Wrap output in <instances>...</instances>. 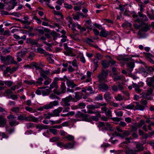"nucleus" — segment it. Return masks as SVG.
<instances>
[{"label":"nucleus","mask_w":154,"mask_h":154,"mask_svg":"<svg viewBox=\"0 0 154 154\" xmlns=\"http://www.w3.org/2000/svg\"><path fill=\"white\" fill-rule=\"evenodd\" d=\"M72 65L74 67H75V71H77L78 69V66L77 63V61L76 60H74L72 61Z\"/></svg>","instance_id":"obj_30"},{"label":"nucleus","mask_w":154,"mask_h":154,"mask_svg":"<svg viewBox=\"0 0 154 154\" xmlns=\"http://www.w3.org/2000/svg\"><path fill=\"white\" fill-rule=\"evenodd\" d=\"M128 66L130 69H132L134 67V63L132 62H130L128 63Z\"/></svg>","instance_id":"obj_63"},{"label":"nucleus","mask_w":154,"mask_h":154,"mask_svg":"<svg viewBox=\"0 0 154 154\" xmlns=\"http://www.w3.org/2000/svg\"><path fill=\"white\" fill-rule=\"evenodd\" d=\"M141 97L143 98L148 100H151L152 99L151 95L146 93H143L141 94Z\"/></svg>","instance_id":"obj_15"},{"label":"nucleus","mask_w":154,"mask_h":154,"mask_svg":"<svg viewBox=\"0 0 154 154\" xmlns=\"http://www.w3.org/2000/svg\"><path fill=\"white\" fill-rule=\"evenodd\" d=\"M29 19V17H25L23 18L24 20H23L22 21V23L24 24H27L29 25L31 23L28 20Z\"/></svg>","instance_id":"obj_38"},{"label":"nucleus","mask_w":154,"mask_h":154,"mask_svg":"<svg viewBox=\"0 0 154 154\" xmlns=\"http://www.w3.org/2000/svg\"><path fill=\"white\" fill-rule=\"evenodd\" d=\"M125 108L127 109H134L135 110V106L134 105L131 104L126 106Z\"/></svg>","instance_id":"obj_47"},{"label":"nucleus","mask_w":154,"mask_h":154,"mask_svg":"<svg viewBox=\"0 0 154 154\" xmlns=\"http://www.w3.org/2000/svg\"><path fill=\"white\" fill-rule=\"evenodd\" d=\"M143 12H139L138 13V16L142 18V20L143 21H146L148 20V19L146 15L142 13Z\"/></svg>","instance_id":"obj_18"},{"label":"nucleus","mask_w":154,"mask_h":154,"mask_svg":"<svg viewBox=\"0 0 154 154\" xmlns=\"http://www.w3.org/2000/svg\"><path fill=\"white\" fill-rule=\"evenodd\" d=\"M87 91L90 92V94H93L94 93V92L91 86L86 87Z\"/></svg>","instance_id":"obj_64"},{"label":"nucleus","mask_w":154,"mask_h":154,"mask_svg":"<svg viewBox=\"0 0 154 154\" xmlns=\"http://www.w3.org/2000/svg\"><path fill=\"white\" fill-rule=\"evenodd\" d=\"M75 117L76 118H81L82 120H84L87 118V115L84 114L82 112L78 111L75 115Z\"/></svg>","instance_id":"obj_7"},{"label":"nucleus","mask_w":154,"mask_h":154,"mask_svg":"<svg viewBox=\"0 0 154 154\" xmlns=\"http://www.w3.org/2000/svg\"><path fill=\"white\" fill-rule=\"evenodd\" d=\"M145 124V121L142 119H141L140 121V122L137 125V127L138 128H140L143 125Z\"/></svg>","instance_id":"obj_49"},{"label":"nucleus","mask_w":154,"mask_h":154,"mask_svg":"<svg viewBox=\"0 0 154 154\" xmlns=\"http://www.w3.org/2000/svg\"><path fill=\"white\" fill-rule=\"evenodd\" d=\"M71 101L75 102L76 101L71 95H69V96L66 97L65 98L63 99V105L64 106H69L70 105L69 102Z\"/></svg>","instance_id":"obj_3"},{"label":"nucleus","mask_w":154,"mask_h":154,"mask_svg":"<svg viewBox=\"0 0 154 154\" xmlns=\"http://www.w3.org/2000/svg\"><path fill=\"white\" fill-rule=\"evenodd\" d=\"M26 116L25 114H20L17 117V119L20 121H26Z\"/></svg>","instance_id":"obj_28"},{"label":"nucleus","mask_w":154,"mask_h":154,"mask_svg":"<svg viewBox=\"0 0 154 154\" xmlns=\"http://www.w3.org/2000/svg\"><path fill=\"white\" fill-rule=\"evenodd\" d=\"M109 35L108 31L105 29H102V30L100 32V36L104 37H106Z\"/></svg>","instance_id":"obj_20"},{"label":"nucleus","mask_w":154,"mask_h":154,"mask_svg":"<svg viewBox=\"0 0 154 154\" xmlns=\"http://www.w3.org/2000/svg\"><path fill=\"white\" fill-rule=\"evenodd\" d=\"M147 85L149 87L153 86L154 88V76L152 77L148 78L146 81Z\"/></svg>","instance_id":"obj_12"},{"label":"nucleus","mask_w":154,"mask_h":154,"mask_svg":"<svg viewBox=\"0 0 154 154\" xmlns=\"http://www.w3.org/2000/svg\"><path fill=\"white\" fill-rule=\"evenodd\" d=\"M97 77L99 81L100 82L103 81L106 78L103 76L101 73L99 74L97 76Z\"/></svg>","instance_id":"obj_32"},{"label":"nucleus","mask_w":154,"mask_h":154,"mask_svg":"<svg viewBox=\"0 0 154 154\" xmlns=\"http://www.w3.org/2000/svg\"><path fill=\"white\" fill-rule=\"evenodd\" d=\"M36 52L41 54H44L45 55H48V53L45 51L41 48H38L37 49Z\"/></svg>","instance_id":"obj_22"},{"label":"nucleus","mask_w":154,"mask_h":154,"mask_svg":"<svg viewBox=\"0 0 154 154\" xmlns=\"http://www.w3.org/2000/svg\"><path fill=\"white\" fill-rule=\"evenodd\" d=\"M64 7L68 9H70L72 8L73 6L71 4H68L65 3L64 4Z\"/></svg>","instance_id":"obj_51"},{"label":"nucleus","mask_w":154,"mask_h":154,"mask_svg":"<svg viewBox=\"0 0 154 154\" xmlns=\"http://www.w3.org/2000/svg\"><path fill=\"white\" fill-rule=\"evenodd\" d=\"M78 106L79 107V108L83 109L85 107L86 105L84 103L81 102L79 103Z\"/></svg>","instance_id":"obj_59"},{"label":"nucleus","mask_w":154,"mask_h":154,"mask_svg":"<svg viewBox=\"0 0 154 154\" xmlns=\"http://www.w3.org/2000/svg\"><path fill=\"white\" fill-rule=\"evenodd\" d=\"M101 109L103 111L102 113L104 112L106 116L109 117L112 116V112L110 109H108L106 107H101Z\"/></svg>","instance_id":"obj_4"},{"label":"nucleus","mask_w":154,"mask_h":154,"mask_svg":"<svg viewBox=\"0 0 154 154\" xmlns=\"http://www.w3.org/2000/svg\"><path fill=\"white\" fill-rule=\"evenodd\" d=\"M43 116L45 119H49L51 117H53L52 113L50 112H48L46 114H44Z\"/></svg>","instance_id":"obj_41"},{"label":"nucleus","mask_w":154,"mask_h":154,"mask_svg":"<svg viewBox=\"0 0 154 154\" xmlns=\"http://www.w3.org/2000/svg\"><path fill=\"white\" fill-rule=\"evenodd\" d=\"M65 138L70 141L74 139L73 136L70 135H68L66 136Z\"/></svg>","instance_id":"obj_61"},{"label":"nucleus","mask_w":154,"mask_h":154,"mask_svg":"<svg viewBox=\"0 0 154 154\" xmlns=\"http://www.w3.org/2000/svg\"><path fill=\"white\" fill-rule=\"evenodd\" d=\"M131 58H128L127 56H121L118 58V60H123L124 61H128L130 60Z\"/></svg>","instance_id":"obj_26"},{"label":"nucleus","mask_w":154,"mask_h":154,"mask_svg":"<svg viewBox=\"0 0 154 154\" xmlns=\"http://www.w3.org/2000/svg\"><path fill=\"white\" fill-rule=\"evenodd\" d=\"M57 145L60 148L63 147L64 148L65 144L62 142H58L57 143Z\"/></svg>","instance_id":"obj_57"},{"label":"nucleus","mask_w":154,"mask_h":154,"mask_svg":"<svg viewBox=\"0 0 154 154\" xmlns=\"http://www.w3.org/2000/svg\"><path fill=\"white\" fill-rule=\"evenodd\" d=\"M35 67L36 70H38L40 72V76L42 77L43 78H44L45 79H47V75L43 72V69L42 68L36 66H35Z\"/></svg>","instance_id":"obj_10"},{"label":"nucleus","mask_w":154,"mask_h":154,"mask_svg":"<svg viewBox=\"0 0 154 154\" xmlns=\"http://www.w3.org/2000/svg\"><path fill=\"white\" fill-rule=\"evenodd\" d=\"M19 122L15 121H11L9 122V125L11 127L17 125L19 124Z\"/></svg>","instance_id":"obj_42"},{"label":"nucleus","mask_w":154,"mask_h":154,"mask_svg":"<svg viewBox=\"0 0 154 154\" xmlns=\"http://www.w3.org/2000/svg\"><path fill=\"white\" fill-rule=\"evenodd\" d=\"M64 54L66 55H68L70 56H73V54L72 52L71 49H67L64 52Z\"/></svg>","instance_id":"obj_37"},{"label":"nucleus","mask_w":154,"mask_h":154,"mask_svg":"<svg viewBox=\"0 0 154 154\" xmlns=\"http://www.w3.org/2000/svg\"><path fill=\"white\" fill-rule=\"evenodd\" d=\"M58 102L56 100H54L53 102H51L49 104L44 105L43 106H40L38 107L37 110L38 111H42L44 109H51L54 106H55L58 105Z\"/></svg>","instance_id":"obj_1"},{"label":"nucleus","mask_w":154,"mask_h":154,"mask_svg":"<svg viewBox=\"0 0 154 154\" xmlns=\"http://www.w3.org/2000/svg\"><path fill=\"white\" fill-rule=\"evenodd\" d=\"M83 94L79 92H77L75 93V98L74 99L76 101L75 102L81 100L82 98Z\"/></svg>","instance_id":"obj_13"},{"label":"nucleus","mask_w":154,"mask_h":154,"mask_svg":"<svg viewBox=\"0 0 154 154\" xmlns=\"http://www.w3.org/2000/svg\"><path fill=\"white\" fill-rule=\"evenodd\" d=\"M43 80V78L42 77H39L37 81L35 82V84L39 85H41L42 84V81Z\"/></svg>","instance_id":"obj_53"},{"label":"nucleus","mask_w":154,"mask_h":154,"mask_svg":"<svg viewBox=\"0 0 154 154\" xmlns=\"http://www.w3.org/2000/svg\"><path fill=\"white\" fill-rule=\"evenodd\" d=\"M73 18L75 20H78L79 19V15L78 12L76 14H72Z\"/></svg>","instance_id":"obj_44"},{"label":"nucleus","mask_w":154,"mask_h":154,"mask_svg":"<svg viewBox=\"0 0 154 154\" xmlns=\"http://www.w3.org/2000/svg\"><path fill=\"white\" fill-rule=\"evenodd\" d=\"M96 100H103V96L102 94H99L95 98Z\"/></svg>","instance_id":"obj_62"},{"label":"nucleus","mask_w":154,"mask_h":154,"mask_svg":"<svg viewBox=\"0 0 154 154\" xmlns=\"http://www.w3.org/2000/svg\"><path fill=\"white\" fill-rule=\"evenodd\" d=\"M6 122L4 118L0 116V126L4 127L6 124Z\"/></svg>","instance_id":"obj_33"},{"label":"nucleus","mask_w":154,"mask_h":154,"mask_svg":"<svg viewBox=\"0 0 154 154\" xmlns=\"http://www.w3.org/2000/svg\"><path fill=\"white\" fill-rule=\"evenodd\" d=\"M52 56H48L47 57V60L49 63L53 64L54 63V61L52 59Z\"/></svg>","instance_id":"obj_54"},{"label":"nucleus","mask_w":154,"mask_h":154,"mask_svg":"<svg viewBox=\"0 0 154 154\" xmlns=\"http://www.w3.org/2000/svg\"><path fill=\"white\" fill-rule=\"evenodd\" d=\"M25 109L26 110L32 113H34L36 112V110L35 109H33L29 106H26L25 107Z\"/></svg>","instance_id":"obj_43"},{"label":"nucleus","mask_w":154,"mask_h":154,"mask_svg":"<svg viewBox=\"0 0 154 154\" xmlns=\"http://www.w3.org/2000/svg\"><path fill=\"white\" fill-rule=\"evenodd\" d=\"M66 84L68 87L71 88H73L77 86V85L75 84L74 82L72 80H70L66 78Z\"/></svg>","instance_id":"obj_11"},{"label":"nucleus","mask_w":154,"mask_h":154,"mask_svg":"<svg viewBox=\"0 0 154 154\" xmlns=\"http://www.w3.org/2000/svg\"><path fill=\"white\" fill-rule=\"evenodd\" d=\"M50 132L53 134L56 135L57 133V130L53 128H50L49 129Z\"/></svg>","instance_id":"obj_56"},{"label":"nucleus","mask_w":154,"mask_h":154,"mask_svg":"<svg viewBox=\"0 0 154 154\" xmlns=\"http://www.w3.org/2000/svg\"><path fill=\"white\" fill-rule=\"evenodd\" d=\"M98 88L102 91L104 92L107 91L108 89V85L104 83H101L99 85Z\"/></svg>","instance_id":"obj_9"},{"label":"nucleus","mask_w":154,"mask_h":154,"mask_svg":"<svg viewBox=\"0 0 154 154\" xmlns=\"http://www.w3.org/2000/svg\"><path fill=\"white\" fill-rule=\"evenodd\" d=\"M131 134V132L128 131H125L122 134L123 136H122L121 137L122 138L124 137L125 136H127L129 135H130Z\"/></svg>","instance_id":"obj_45"},{"label":"nucleus","mask_w":154,"mask_h":154,"mask_svg":"<svg viewBox=\"0 0 154 154\" xmlns=\"http://www.w3.org/2000/svg\"><path fill=\"white\" fill-rule=\"evenodd\" d=\"M87 108L89 109H93L96 108H99V106L97 105H94L93 104L88 105L87 106Z\"/></svg>","instance_id":"obj_34"},{"label":"nucleus","mask_w":154,"mask_h":154,"mask_svg":"<svg viewBox=\"0 0 154 154\" xmlns=\"http://www.w3.org/2000/svg\"><path fill=\"white\" fill-rule=\"evenodd\" d=\"M54 14L55 15H59L61 17V18H63V15L61 13H60V12L59 11H56L55 10H54L53 11Z\"/></svg>","instance_id":"obj_58"},{"label":"nucleus","mask_w":154,"mask_h":154,"mask_svg":"<svg viewBox=\"0 0 154 154\" xmlns=\"http://www.w3.org/2000/svg\"><path fill=\"white\" fill-rule=\"evenodd\" d=\"M140 3L141 4L139 5V6L140 7V12H143L144 10V8L145 7V5L143 4V3L142 2H140Z\"/></svg>","instance_id":"obj_50"},{"label":"nucleus","mask_w":154,"mask_h":154,"mask_svg":"<svg viewBox=\"0 0 154 154\" xmlns=\"http://www.w3.org/2000/svg\"><path fill=\"white\" fill-rule=\"evenodd\" d=\"M79 35V34H78L73 33L69 34V36L72 39H73L75 41L79 42L80 41V40L77 36V35Z\"/></svg>","instance_id":"obj_17"},{"label":"nucleus","mask_w":154,"mask_h":154,"mask_svg":"<svg viewBox=\"0 0 154 154\" xmlns=\"http://www.w3.org/2000/svg\"><path fill=\"white\" fill-rule=\"evenodd\" d=\"M92 74L91 72H90L89 71H88L87 72V78L86 79L85 82H90L91 80V75Z\"/></svg>","instance_id":"obj_25"},{"label":"nucleus","mask_w":154,"mask_h":154,"mask_svg":"<svg viewBox=\"0 0 154 154\" xmlns=\"http://www.w3.org/2000/svg\"><path fill=\"white\" fill-rule=\"evenodd\" d=\"M63 108L61 107H59L57 109H54L53 111V113H52L53 117L59 116L60 113L61 112Z\"/></svg>","instance_id":"obj_8"},{"label":"nucleus","mask_w":154,"mask_h":154,"mask_svg":"<svg viewBox=\"0 0 154 154\" xmlns=\"http://www.w3.org/2000/svg\"><path fill=\"white\" fill-rule=\"evenodd\" d=\"M93 63H94V71L96 70V69H97V67L98 66V61L96 59H94L93 60Z\"/></svg>","instance_id":"obj_36"},{"label":"nucleus","mask_w":154,"mask_h":154,"mask_svg":"<svg viewBox=\"0 0 154 154\" xmlns=\"http://www.w3.org/2000/svg\"><path fill=\"white\" fill-rule=\"evenodd\" d=\"M51 91L49 89H47L42 91V94L43 96L48 95L50 93Z\"/></svg>","instance_id":"obj_29"},{"label":"nucleus","mask_w":154,"mask_h":154,"mask_svg":"<svg viewBox=\"0 0 154 154\" xmlns=\"http://www.w3.org/2000/svg\"><path fill=\"white\" fill-rule=\"evenodd\" d=\"M85 24L86 25H89V26L87 27V28L91 30L92 29L91 21L90 19L85 21Z\"/></svg>","instance_id":"obj_31"},{"label":"nucleus","mask_w":154,"mask_h":154,"mask_svg":"<svg viewBox=\"0 0 154 154\" xmlns=\"http://www.w3.org/2000/svg\"><path fill=\"white\" fill-rule=\"evenodd\" d=\"M5 84L7 85L8 87H11L13 85V82L11 81H5Z\"/></svg>","instance_id":"obj_55"},{"label":"nucleus","mask_w":154,"mask_h":154,"mask_svg":"<svg viewBox=\"0 0 154 154\" xmlns=\"http://www.w3.org/2000/svg\"><path fill=\"white\" fill-rule=\"evenodd\" d=\"M27 53V52L26 51H21L17 53V57H23L25 56V55Z\"/></svg>","instance_id":"obj_27"},{"label":"nucleus","mask_w":154,"mask_h":154,"mask_svg":"<svg viewBox=\"0 0 154 154\" xmlns=\"http://www.w3.org/2000/svg\"><path fill=\"white\" fill-rule=\"evenodd\" d=\"M38 121V119L37 118L31 115L26 116V121L37 122Z\"/></svg>","instance_id":"obj_6"},{"label":"nucleus","mask_w":154,"mask_h":154,"mask_svg":"<svg viewBox=\"0 0 154 154\" xmlns=\"http://www.w3.org/2000/svg\"><path fill=\"white\" fill-rule=\"evenodd\" d=\"M136 105L135 106V109L136 110L143 111L145 108L139 102H136Z\"/></svg>","instance_id":"obj_16"},{"label":"nucleus","mask_w":154,"mask_h":154,"mask_svg":"<svg viewBox=\"0 0 154 154\" xmlns=\"http://www.w3.org/2000/svg\"><path fill=\"white\" fill-rule=\"evenodd\" d=\"M60 138L58 137H55L50 139V141L52 142H57L59 140Z\"/></svg>","instance_id":"obj_48"},{"label":"nucleus","mask_w":154,"mask_h":154,"mask_svg":"<svg viewBox=\"0 0 154 154\" xmlns=\"http://www.w3.org/2000/svg\"><path fill=\"white\" fill-rule=\"evenodd\" d=\"M26 43L31 45H36L38 46V40L37 39H32L30 38H27L26 39Z\"/></svg>","instance_id":"obj_5"},{"label":"nucleus","mask_w":154,"mask_h":154,"mask_svg":"<svg viewBox=\"0 0 154 154\" xmlns=\"http://www.w3.org/2000/svg\"><path fill=\"white\" fill-rule=\"evenodd\" d=\"M11 110L12 112H14L15 113H17L19 112L20 110V108L18 106H16L12 108Z\"/></svg>","instance_id":"obj_46"},{"label":"nucleus","mask_w":154,"mask_h":154,"mask_svg":"<svg viewBox=\"0 0 154 154\" xmlns=\"http://www.w3.org/2000/svg\"><path fill=\"white\" fill-rule=\"evenodd\" d=\"M101 64L103 67L104 69H106L109 66V61L106 60H103Z\"/></svg>","instance_id":"obj_24"},{"label":"nucleus","mask_w":154,"mask_h":154,"mask_svg":"<svg viewBox=\"0 0 154 154\" xmlns=\"http://www.w3.org/2000/svg\"><path fill=\"white\" fill-rule=\"evenodd\" d=\"M6 131L8 132L9 134H11L14 131V128H11L9 129H8V127L7 125H6L5 127Z\"/></svg>","instance_id":"obj_52"},{"label":"nucleus","mask_w":154,"mask_h":154,"mask_svg":"<svg viewBox=\"0 0 154 154\" xmlns=\"http://www.w3.org/2000/svg\"><path fill=\"white\" fill-rule=\"evenodd\" d=\"M58 85L57 84V81L54 80L53 81V82L50 85V88L49 89H50V90L51 91V89L53 88H58Z\"/></svg>","instance_id":"obj_19"},{"label":"nucleus","mask_w":154,"mask_h":154,"mask_svg":"<svg viewBox=\"0 0 154 154\" xmlns=\"http://www.w3.org/2000/svg\"><path fill=\"white\" fill-rule=\"evenodd\" d=\"M74 146L73 144L69 143H68L65 144V149H71L73 148Z\"/></svg>","instance_id":"obj_35"},{"label":"nucleus","mask_w":154,"mask_h":154,"mask_svg":"<svg viewBox=\"0 0 154 154\" xmlns=\"http://www.w3.org/2000/svg\"><path fill=\"white\" fill-rule=\"evenodd\" d=\"M66 87L65 83L63 82H61L60 90L54 89L53 90L54 93L59 95L64 94L66 91Z\"/></svg>","instance_id":"obj_2"},{"label":"nucleus","mask_w":154,"mask_h":154,"mask_svg":"<svg viewBox=\"0 0 154 154\" xmlns=\"http://www.w3.org/2000/svg\"><path fill=\"white\" fill-rule=\"evenodd\" d=\"M26 125L27 129L32 128L35 127V124L31 122L26 123Z\"/></svg>","instance_id":"obj_40"},{"label":"nucleus","mask_w":154,"mask_h":154,"mask_svg":"<svg viewBox=\"0 0 154 154\" xmlns=\"http://www.w3.org/2000/svg\"><path fill=\"white\" fill-rule=\"evenodd\" d=\"M136 147L137 149L136 152H140L144 150V148L142 144L140 143H137L136 144Z\"/></svg>","instance_id":"obj_23"},{"label":"nucleus","mask_w":154,"mask_h":154,"mask_svg":"<svg viewBox=\"0 0 154 154\" xmlns=\"http://www.w3.org/2000/svg\"><path fill=\"white\" fill-rule=\"evenodd\" d=\"M125 151L126 154H136V150H134L128 148H126Z\"/></svg>","instance_id":"obj_21"},{"label":"nucleus","mask_w":154,"mask_h":154,"mask_svg":"<svg viewBox=\"0 0 154 154\" xmlns=\"http://www.w3.org/2000/svg\"><path fill=\"white\" fill-rule=\"evenodd\" d=\"M115 99L117 100L121 101L123 99V97H122L121 94H119L115 97Z\"/></svg>","instance_id":"obj_60"},{"label":"nucleus","mask_w":154,"mask_h":154,"mask_svg":"<svg viewBox=\"0 0 154 154\" xmlns=\"http://www.w3.org/2000/svg\"><path fill=\"white\" fill-rule=\"evenodd\" d=\"M104 97L107 102L110 101L112 98V97L111 96V94L108 92L104 94Z\"/></svg>","instance_id":"obj_14"},{"label":"nucleus","mask_w":154,"mask_h":154,"mask_svg":"<svg viewBox=\"0 0 154 154\" xmlns=\"http://www.w3.org/2000/svg\"><path fill=\"white\" fill-rule=\"evenodd\" d=\"M140 102V104L144 106L145 108L147 107V102L146 100L144 99H141Z\"/></svg>","instance_id":"obj_39"}]
</instances>
